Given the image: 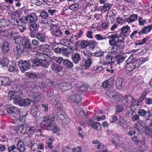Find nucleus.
Returning <instances> with one entry per match:
<instances>
[{
	"instance_id": "1",
	"label": "nucleus",
	"mask_w": 152,
	"mask_h": 152,
	"mask_svg": "<svg viewBox=\"0 0 152 152\" xmlns=\"http://www.w3.org/2000/svg\"><path fill=\"white\" fill-rule=\"evenodd\" d=\"M55 119L54 116L52 114L43 117L42 123L47 130H52L55 123L53 122Z\"/></svg>"
},
{
	"instance_id": "2",
	"label": "nucleus",
	"mask_w": 152,
	"mask_h": 152,
	"mask_svg": "<svg viewBox=\"0 0 152 152\" xmlns=\"http://www.w3.org/2000/svg\"><path fill=\"white\" fill-rule=\"evenodd\" d=\"M70 96L68 98V100L70 101L76 103L79 105H81L82 104L81 101V96L75 91L71 90L69 92Z\"/></svg>"
},
{
	"instance_id": "3",
	"label": "nucleus",
	"mask_w": 152,
	"mask_h": 152,
	"mask_svg": "<svg viewBox=\"0 0 152 152\" xmlns=\"http://www.w3.org/2000/svg\"><path fill=\"white\" fill-rule=\"evenodd\" d=\"M30 61H27L21 60L18 62V66L22 72H24L30 68Z\"/></svg>"
},
{
	"instance_id": "4",
	"label": "nucleus",
	"mask_w": 152,
	"mask_h": 152,
	"mask_svg": "<svg viewBox=\"0 0 152 152\" xmlns=\"http://www.w3.org/2000/svg\"><path fill=\"white\" fill-rule=\"evenodd\" d=\"M7 112L10 115L16 117L20 113V110L17 107L11 105H6Z\"/></svg>"
},
{
	"instance_id": "5",
	"label": "nucleus",
	"mask_w": 152,
	"mask_h": 152,
	"mask_svg": "<svg viewBox=\"0 0 152 152\" xmlns=\"http://www.w3.org/2000/svg\"><path fill=\"white\" fill-rule=\"evenodd\" d=\"M137 113L146 120L150 121L151 120L152 114L150 110L146 111L144 109H139L137 112Z\"/></svg>"
},
{
	"instance_id": "6",
	"label": "nucleus",
	"mask_w": 152,
	"mask_h": 152,
	"mask_svg": "<svg viewBox=\"0 0 152 152\" xmlns=\"http://www.w3.org/2000/svg\"><path fill=\"white\" fill-rule=\"evenodd\" d=\"M112 40L109 41V44L111 46H113L115 44H118L119 43H124V41L120 39V37L117 34H113Z\"/></svg>"
},
{
	"instance_id": "7",
	"label": "nucleus",
	"mask_w": 152,
	"mask_h": 152,
	"mask_svg": "<svg viewBox=\"0 0 152 152\" xmlns=\"http://www.w3.org/2000/svg\"><path fill=\"white\" fill-rule=\"evenodd\" d=\"M11 81L7 77H0V85L4 86H9L11 84Z\"/></svg>"
},
{
	"instance_id": "8",
	"label": "nucleus",
	"mask_w": 152,
	"mask_h": 152,
	"mask_svg": "<svg viewBox=\"0 0 152 152\" xmlns=\"http://www.w3.org/2000/svg\"><path fill=\"white\" fill-rule=\"evenodd\" d=\"M139 66V63L137 61H134L132 64H127L126 68L127 70L131 72L136 68H138Z\"/></svg>"
},
{
	"instance_id": "9",
	"label": "nucleus",
	"mask_w": 152,
	"mask_h": 152,
	"mask_svg": "<svg viewBox=\"0 0 152 152\" xmlns=\"http://www.w3.org/2000/svg\"><path fill=\"white\" fill-rule=\"evenodd\" d=\"M25 19L27 22L32 23L37 21V17L35 13H32L31 15L25 17Z\"/></svg>"
},
{
	"instance_id": "10",
	"label": "nucleus",
	"mask_w": 152,
	"mask_h": 152,
	"mask_svg": "<svg viewBox=\"0 0 152 152\" xmlns=\"http://www.w3.org/2000/svg\"><path fill=\"white\" fill-rule=\"evenodd\" d=\"M23 94L22 93H20V94L16 96L14 99V103L15 104L19 106L20 105V103H21L24 97Z\"/></svg>"
},
{
	"instance_id": "11",
	"label": "nucleus",
	"mask_w": 152,
	"mask_h": 152,
	"mask_svg": "<svg viewBox=\"0 0 152 152\" xmlns=\"http://www.w3.org/2000/svg\"><path fill=\"white\" fill-rule=\"evenodd\" d=\"M152 30V24L145 26L142 28V30L139 31V35H142L143 34H147Z\"/></svg>"
},
{
	"instance_id": "12",
	"label": "nucleus",
	"mask_w": 152,
	"mask_h": 152,
	"mask_svg": "<svg viewBox=\"0 0 152 152\" xmlns=\"http://www.w3.org/2000/svg\"><path fill=\"white\" fill-rule=\"evenodd\" d=\"M10 45L9 43L7 41H5L2 45L1 50L4 54L7 53L10 49Z\"/></svg>"
},
{
	"instance_id": "13",
	"label": "nucleus",
	"mask_w": 152,
	"mask_h": 152,
	"mask_svg": "<svg viewBox=\"0 0 152 152\" xmlns=\"http://www.w3.org/2000/svg\"><path fill=\"white\" fill-rule=\"evenodd\" d=\"M23 44H24L25 47L26 48L31 50L32 49L30 39L27 37H24Z\"/></svg>"
},
{
	"instance_id": "14",
	"label": "nucleus",
	"mask_w": 152,
	"mask_h": 152,
	"mask_svg": "<svg viewBox=\"0 0 152 152\" xmlns=\"http://www.w3.org/2000/svg\"><path fill=\"white\" fill-rule=\"evenodd\" d=\"M17 150H18L20 152H24L25 150V148L23 142L20 140L18 142L16 147Z\"/></svg>"
},
{
	"instance_id": "15",
	"label": "nucleus",
	"mask_w": 152,
	"mask_h": 152,
	"mask_svg": "<svg viewBox=\"0 0 152 152\" xmlns=\"http://www.w3.org/2000/svg\"><path fill=\"white\" fill-rule=\"evenodd\" d=\"M58 118L60 119L62 122L65 124L68 122V118L64 112L58 115Z\"/></svg>"
},
{
	"instance_id": "16",
	"label": "nucleus",
	"mask_w": 152,
	"mask_h": 152,
	"mask_svg": "<svg viewBox=\"0 0 152 152\" xmlns=\"http://www.w3.org/2000/svg\"><path fill=\"white\" fill-rule=\"evenodd\" d=\"M16 47L17 53L18 54H20L23 52L25 48V46L23 43L18 44Z\"/></svg>"
},
{
	"instance_id": "17",
	"label": "nucleus",
	"mask_w": 152,
	"mask_h": 152,
	"mask_svg": "<svg viewBox=\"0 0 152 152\" xmlns=\"http://www.w3.org/2000/svg\"><path fill=\"white\" fill-rule=\"evenodd\" d=\"M72 58L74 63L75 64L78 63L79 61L81 60L80 54L77 53H76L72 55Z\"/></svg>"
},
{
	"instance_id": "18",
	"label": "nucleus",
	"mask_w": 152,
	"mask_h": 152,
	"mask_svg": "<svg viewBox=\"0 0 152 152\" xmlns=\"http://www.w3.org/2000/svg\"><path fill=\"white\" fill-rule=\"evenodd\" d=\"M138 18L137 15L136 14H132L128 18H126V21L129 23L136 20Z\"/></svg>"
},
{
	"instance_id": "19",
	"label": "nucleus",
	"mask_w": 152,
	"mask_h": 152,
	"mask_svg": "<svg viewBox=\"0 0 152 152\" xmlns=\"http://www.w3.org/2000/svg\"><path fill=\"white\" fill-rule=\"evenodd\" d=\"M13 40L14 41L15 43L18 44L23 43L24 37H22L21 36H15L12 37Z\"/></svg>"
},
{
	"instance_id": "20",
	"label": "nucleus",
	"mask_w": 152,
	"mask_h": 152,
	"mask_svg": "<svg viewBox=\"0 0 152 152\" xmlns=\"http://www.w3.org/2000/svg\"><path fill=\"white\" fill-rule=\"evenodd\" d=\"M31 102V101L30 99L28 98L24 99L23 98L20 106L26 107L29 105Z\"/></svg>"
},
{
	"instance_id": "21",
	"label": "nucleus",
	"mask_w": 152,
	"mask_h": 152,
	"mask_svg": "<svg viewBox=\"0 0 152 152\" xmlns=\"http://www.w3.org/2000/svg\"><path fill=\"white\" fill-rule=\"evenodd\" d=\"M93 61V59L91 56L88 57L85 61V69H87L89 68Z\"/></svg>"
},
{
	"instance_id": "22",
	"label": "nucleus",
	"mask_w": 152,
	"mask_h": 152,
	"mask_svg": "<svg viewBox=\"0 0 152 152\" xmlns=\"http://www.w3.org/2000/svg\"><path fill=\"white\" fill-rule=\"evenodd\" d=\"M115 85L117 88L119 89L122 88L123 86H124L122 79L121 78L117 79L116 81Z\"/></svg>"
},
{
	"instance_id": "23",
	"label": "nucleus",
	"mask_w": 152,
	"mask_h": 152,
	"mask_svg": "<svg viewBox=\"0 0 152 152\" xmlns=\"http://www.w3.org/2000/svg\"><path fill=\"white\" fill-rule=\"evenodd\" d=\"M63 65L66 68H71L73 66V63L67 59L64 60Z\"/></svg>"
},
{
	"instance_id": "24",
	"label": "nucleus",
	"mask_w": 152,
	"mask_h": 152,
	"mask_svg": "<svg viewBox=\"0 0 152 152\" xmlns=\"http://www.w3.org/2000/svg\"><path fill=\"white\" fill-rule=\"evenodd\" d=\"M37 38L41 42H44L46 41L45 36L40 33L38 32L37 34Z\"/></svg>"
},
{
	"instance_id": "25",
	"label": "nucleus",
	"mask_w": 152,
	"mask_h": 152,
	"mask_svg": "<svg viewBox=\"0 0 152 152\" xmlns=\"http://www.w3.org/2000/svg\"><path fill=\"white\" fill-rule=\"evenodd\" d=\"M30 61L31 62L35 65L37 66H41L42 59L39 58H35L34 59H31Z\"/></svg>"
},
{
	"instance_id": "26",
	"label": "nucleus",
	"mask_w": 152,
	"mask_h": 152,
	"mask_svg": "<svg viewBox=\"0 0 152 152\" xmlns=\"http://www.w3.org/2000/svg\"><path fill=\"white\" fill-rule=\"evenodd\" d=\"M104 64H108L112 63H113V61L112 57L109 54H107L105 57V59L104 61Z\"/></svg>"
},
{
	"instance_id": "27",
	"label": "nucleus",
	"mask_w": 152,
	"mask_h": 152,
	"mask_svg": "<svg viewBox=\"0 0 152 152\" xmlns=\"http://www.w3.org/2000/svg\"><path fill=\"white\" fill-rule=\"evenodd\" d=\"M36 129L34 127H28L26 133L28 134L29 136L33 135L35 133Z\"/></svg>"
},
{
	"instance_id": "28",
	"label": "nucleus",
	"mask_w": 152,
	"mask_h": 152,
	"mask_svg": "<svg viewBox=\"0 0 152 152\" xmlns=\"http://www.w3.org/2000/svg\"><path fill=\"white\" fill-rule=\"evenodd\" d=\"M9 61L7 58H4L0 61V64L3 67L7 66H8Z\"/></svg>"
},
{
	"instance_id": "29",
	"label": "nucleus",
	"mask_w": 152,
	"mask_h": 152,
	"mask_svg": "<svg viewBox=\"0 0 152 152\" xmlns=\"http://www.w3.org/2000/svg\"><path fill=\"white\" fill-rule=\"evenodd\" d=\"M63 33L60 29H58L56 31L54 30L52 33V35L56 37H61Z\"/></svg>"
},
{
	"instance_id": "30",
	"label": "nucleus",
	"mask_w": 152,
	"mask_h": 152,
	"mask_svg": "<svg viewBox=\"0 0 152 152\" xmlns=\"http://www.w3.org/2000/svg\"><path fill=\"white\" fill-rule=\"evenodd\" d=\"M61 86L63 87L62 89L64 91L68 90L72 88V86L70 84L66 83H62Z\"/></svg>"
},
{
	"instance_id": "31",
	"label": "nucleus",
	"mask_w": 152,
	"mask_h": 152,
	"mask_svg": "<svg viewBox=\"0 0 152 152\" xmlns=\"http://www.w3.org/2000/svg\"><path fill=\"white\" fill-rule=\"evenodd\" d=\"M122 98H124L123 97H122L121 95L119 93L116 92L113 97L112 98V99L116 100L117 102H119L122 99Z\"/></svg>"
},
{
	"instance_id": "32",
	"label": "nucleus",
	"mask_w": 152,
	"mask_h": 152,
	"mask_svg": "<svg viewBox=\"0 0 152 152\" xmlns=\"http://www.w3.org/2000/svg\"><path fill=\"white\" fill-rule=\"evenodd\" d=\"M60 97L58 95H57L54 96L53 98L50 99V102L52 103L56 104H57L60 101Z\"/></svg>"
},
{
	"instance_id": "33",
	"label": "nucleus",
	"mask_w": 152,
	"mask_h": 152,
	"mask_svg": "<svg viewBox=\"0 0 152 152\" xmlns=\"http://www.w3.org/2000/svg\"><path fill=\"white\" fill-rule=\"evenodd\" d=\"M147 22L146 20L145 19H143L141 17H139L138 18V22L139 25L140 26H143L145 25V24Z\"/></svg>"
},
{
	"instance_id": "34",
	"label": "nucleus",
	"mask_w": 152,
	"mask_h": 152,
	"mask_svg": "<svg viewBox=\"0 0 152 152\" xmlns=\"http://www.w3.org/2000/svg\"><path fill=\"white\" fill-rule=\"evenodd\" d=\"M38 26L36 23L31 24L29 27L31 31H37L38 30Z\"/></svg>"
},
{
	"instance_id": "35",
	"label": "nucleus",
	"mask_w": 152,
	"mask_h": 152,
	"mask_svg": "<svg viewBox=\"0 0 152 152\" xmlns=\"http://www.w3.org/2000/svg\"><path fill=\"white\" fill-rule=\"evenodd\" d=\"M33 97L34 100L39 101L42 97V96L40 93L39 92H35L33 94Z\"/></svg>"
},
{
	"instance_id": "36",
	"label": "nucleus",
	"mask_w": 152,
	"mask_h": 152,
	"mask_svg": "<svg viewBox=\"0 0 152 152\" xmlns=\"http://www.w3.org/2000/svg\"><path fill=\"white\" fill-rule=\"evenodd\" d=\"M124 110V105L122 104H118L116 106L115 113L118 114L121 113Z\"/></svg>"
},
{
	"instance_id": "37",
	"label": "nucleus",
	"mask_w": 152,
	"mask_h": 152,
	"mask_svg": "<svg viewBox=\"0 0 152 152\" xmlns=\"http://www.w3.org/2000/svg\"><path fill=\"white\" fill-rule=\"evenodd\" d=\"M148 94V93L145 91L142 92L141 94V97L138 101V102L140 103V102H142L146 97Z\"/></svg>"
},
{
	"instance_id": "38",
	"label": "nucleus",
	"mask_w": 152,
	"mask_h": 152,
	"mask_svg": "<svg viewBox=\"0 0 152 152\" xmlns=\"http://www.w3.org/2000/svg\"><path fill=\"white\" fill-rule=\"evenodd\" d=\"M16 64L15 62H12L10 65L9 67V70L11 72H12L16 68Z\"/></svg>"
},
{
	"instance_id": "39",
	"label": "nucleus",
	"mask_w": 152,
	"mask_h": 152,
	"mask_svg": "<svg viewBox=\"0 0 152 152\" xmlns=\"http://www.w3.org/2000/svg\"><path fill=\"white\" fill-rule=\"evenodd\" d=\"M42 19H47L49 17L48 12L45 11H43L40 13L39 15Z\"/></svg>"
},
{
	"instance_id": "40",
	"label": "nucleus",
	"mask_w": 152,
	"mask_h": 152,
	"mask_svg": "<svg viewBox=\"0 0 152 152\" xmlns=\"http://www.w3.org/2000/svg\"><path fill=\"white\" fill-rule=\"evenodd\" d=\"M97 43L95 41H90L89 42L88 45L89 48L91 49H94L97 46Z\"/></svg>"
},
{
	"instance_id": "41",
	"label": "nucleus",
	"mask_w": 152,
	"mask_h": 152,
	"mask_svg": "<svg viewBox=\"0 0 152 152\" xmlns=\"http://www.w3.org/2000/svg\"><path fill=\"white\" fill-rule=\"evenodd\" d=\"M50 65L49 63L46 59H42L41 66L46 68H48Z\"/></svg>"
},
{
	"instance_id": "42",
	"label": "nucleus",
	"mask_w": 152,
	"mask_h": 152,
	"mask_svg": "<svg viewBox=\"0 0 152 152\" xmlns=\"http://www.w3.org/2000/svg\"><path fill=\"white\" fill-rule=\"evenodd\" d=\"M38 113L37 108L35 107H32L31 109V113L34 116H36Z\"/></svg>"
},
{
	"instance_id": "43",
	"label": "nucleus",
	"mask_w": 152,
	"mask_h": 152,
	"mask_svg": "<svg viewBox=\"0 0 152 152\" xmlns=\"http://www.w3.org/2000/svg\"><path fill=\"white\" fill-rule=\"evenodd\" d=\"M115 93V91L109 90L106 91V94L109 97L112 99Z\"/></svg>"
},
{
	"instance_id": "44",
	"label": "nucleus",
	"mask_w": 152,
	"mask_h": 152,
	"mask_svg": "<svg viewBox=\"0 0 152 152\" xmlns=\"http://www.w3.org/2000/svg\"><path fill=\"white\" fill-rule=\"evenodd\" d=\"M60 130V128L58 127L57 125L55 123L53 126V129L52 130V132L53 133H56L58 132Z\"/></svg>"
},
{
	"instance_id": "45",
	"label": "nucleus",
	"mask_w": 152,
	"mask_h": 152,
	"mask_svg": "<svg viewBox=\"0 0 152 152\" xmlns=\"http://www.w3.org/2000/svg\"><path fill=\"white\" fill-rule=\"evenodd\" d=\"M113 46L112 49L114 50L115 51L119 50L122 48V46L121 45H118V44H115Z\"/></svg>"
},
{
	"instance_id": "46",
	"label": "nucleus",
	"mask_w": 152,
	"mask_h": 152,
	"mask_svg": "<svg viewBox=\"0 0 152 152\" xmlns=\"http://www.w3.org/2000/svg\"><path fill=\"white\" fill-rule=\"evenodd\" d=\"M15 92L12 91H9L8 94V98L10 100H11L12 99H14L15 96Z\"/></svg>"
},
{
	"instance_id": "47",
	"label": "nucleus",
	"mask_w": 152,
	"mask_h": 152,
	"mask_svg": "<svg viewBox=\"0 0 152 152\" xmlns=\"http://www.w3.org/2000/svg\"><path fill=\"white\" fill-rule=\"evenodd\" d=\"M121 31L123 33H125L128 31L130 32V28L127 25L122 28Z\"/></svg>"
},
{
	"instance_id": "48",
	"label": "nucleus",
	"mask_w": 152,
	"mask_h": 152,
	"mask_svg": "<svg viewBox=\"0 0 152 152\" xmlns=\"http://www.w3.org/2000/svg\"><path fill=\"white\" fill-rule=\"evenodd\" d=\"M110 81V79L105 80L102 83V86L104 88H107Z\"/></svg>"
},
{
	"instance_id": "49",
	"label": "nucleus",
	"mask_w": 152,
	"mask_h": 152,
	"mask_svg": "<svg viewBox=\"0 0 152 152\" xmlns=\"http://www.w3.org/2000/svg\"><path fill=\"white\" fill-rule=\"evenodd\" d=\"M31 45L34 46H38L40 44V42L38 40L36 39H33L31 41Z\"/></svg>"
},
{
	"instance_id": "50",
	"label": "nucleus",
	"mask_w": 152,
	"mask_h": 152,
	"mask_svg": "<svg viewBox=\"0 0 152 152\" xmlns=\"http://www.w3.org/2000/svg\"><path fill=\"white\" fill-rule=\"evenodd\" d=\"M87 89V86L86 85H82L79 88L80 91H81L82 92H86Z\"/></svg>"
},
{
	"instance_id": "51",
	"label": "nucleus",
	"mask_w": 152,
	"mask_h": 152,
	"mask_svg": "<svg viewBox=\"0 0 152 152\" xmlns=\"http://www.w3.org/2000/svg\"><path fill=\"white\" fill-rule=\"evenodd\" d=\"M64 60L61 57H56L55 58L56 61L59 64H61L63 63L64 64Z\"/></svg>"
},
{
	"instance_id": "52",
	"label": "nucleus",
	"mask_w": 152,
	"mask_h": 152,
	"mask_svg": "<svg viewBox=\"0 0 152 152\" xmlns=\"http://www.w3.org/2000/svg\"><path fill=\"white\" fill-rule=\"evenodd\" d=\"M125 100L126 102H128V101H131V100H134V99L133 97L131 95L128 94L126 96Z\"/></svg>"
},
{
	"instance_id": "53",
	"label": "nucleus",
	"mask_w": 152,
	"mask_h": 152,
	"mask_svg": "<svg viewBox=\"0 0 152 152\" xmlns=\"http://www.w3.org/2000/svg\"><path fill=\"white\" fill-rule=\"evenodd\" d=\"M7 149L8 152H11L15 150H17L16 147L15 145H12L11 146H9Z\"/></svg>"
},
{
	"instance_id": "54",
	"label": "nucleus",
	"mask_w": 152,
	"mask_h": 152,
	"mask_svg": "<svg viewBox=\"0 0 152 152\" xmlns=\"http://www.w3.org/2000/svg\"><path fill=\"white\" fill-rule=\"evenodd\" d=\"M29 77L33 79L34 80H36L38 77L37 75L35 73H30L28 74Z\"/></svg>"
},
{
	"instance_id": "55",
	"label": "nucleus",
	"mask_w": 152,
	"mask_h": 152,
	"mask_svg": "<svg viewBox=\"0 0 152 152\" xmlns=\"http://www.w3.org/2000/svg\"><path fill=\"white\" fill-rule=\"evenodd\" d=\"M82 148L80 146H77V148H73L72 149V152H81Z\"/></svg>"
},
{
	"instance_id": "56",
	"label": "nucleus",
	"mask_w": 152,
	"mask_h": 152,
	"mask_svg": "<svg viewBox=\"0 0 152 152\" xmlns=\"http://www.w3.org/2000/svg\"><path fill=\"white\" fill-rule=\"evenodd\" d=\"M20 126L21 129H22V131L23 132V134H25V133H26V132L27 131L28 127H27L26 125H21Z\"/></svg>"
},
{
	"instance_id": "57",
	"label": "nucleus",
	"mask_w": 152,
	"mask_h": 152,
	"mask_svg": "<svg viewBox=\"0 0 152 152\" xmlns=\"http://www.w3.org/2000/svg\"><path fill=\"white\" fill-rule=\"evenodd\" d=\"M117 64H119L120 63L121 64L122 63L123 61L124 62H125V61H124V58L121 56H119V57H117Z\"/></svg>"
},
{
	"instance_id": "58",
	"label": "nucleus",
	"mask_w": 152,
	"mask_h": 152,
	"mask_svg": "<svg viewBox=\"0 0 152 152\" xmlns=\"http://www.w3.org/2000/svg\"><path fill=\"white\" fill-rule=\"evenodd\" d=\"M94 125H96L94 129L96 130H99L101 128V125L99 122H95Z\"/></svg>"
},
{
	"instance_id": "59",
	"label": "nucleus",
	"mask_w": 152,
	"mask_h": 152,
	"mask_svg": "<svg viewBox=\"0 0 152 152\" xmlns=\"http://www.w3.org/2000/svg\"><path fill=\"white\" fill-rule=\"evenodd\" d=\"M151 127L149 129L148 132H147V135L149 137L152 138V121H151Z\"/></svg>"
},
{
	"instance_id": "60",
	"label": "nucleus",
	"mask_w": 152,
	"mask_h": 152,
	"mask_svg": "<svg viewBox=\"0 0 152 152\" xmlns=\"http://www.w3.org/2000/svg\"><path fill=\"white\" fill-rule=\"evenodd\" d=\"M38 144L37 143H35L34 144L32 145L30 147L31 150V151H35L36 150V148H38Z\"/></svg>"
},
{
	"instance_id": "61",
	"label": "nucleus",
	"mask_w": 152,
	"mask_h": 152,
	"mask_svg": "<svg viewBox=\"0 0 152 152\" xmlns=\"http://www.w3.org/2000/svg\"><path fill=\"white\" fill-rule=\"evenodd\" d=\"M89 43V42H88L87 41H83L81 42V46L83 48H86L88 45Z\"/></svg>"
},
{
	"instance_id": "62",
	"label": "nucleus",
	"mask_w": 152,
	"mask_h": 152,
	"mask_svg": "<svg viewBox=\"0 0 152 152\" xmlns=\"http://www.w3.org/2000/svg\"><path fill=\"white\" fill-rule=\"evenodd\" d=\"M145 102L146 104L151 105L152 104V99L151 98H147L145 99Z\"/></svg>"
},
{
	"instance_id": "63",
	"label": "nucleus",
	"mask_w": 152,
	"mask_h": 152,
	"mask_svg": "<svg viewBox=\"0 0 152 152\" xmlns=\"http://www.w3.org/2000/svg\"><path fill=\"white\" fill-rule=\"evenodd\" d=\"M95 38L98 40H101L104 39H105V38L103 37L102 35L100 34H96L95 36Z\"/></svg>"
},
{
	"instance_id": "64",
	"label": "nucleus",
	"mask_w": 152,
	"mask_h": 152,
	"mask_svg": "<svg viewBox=\"0 0 152 152\" xmlns=\"http://www.w3.org/2000/svg\"><path fill=\"white\" fill-rule=\"evenodd\" d=\"M78 7L77 4H73L69 6V8L71 10H73L77 8Z\"/></svg>"
}]
</instances>
